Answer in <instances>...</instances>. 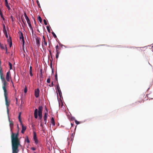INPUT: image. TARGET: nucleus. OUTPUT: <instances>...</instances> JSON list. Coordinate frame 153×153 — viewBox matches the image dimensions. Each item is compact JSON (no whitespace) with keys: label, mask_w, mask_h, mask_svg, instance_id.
<instances>
[{"label":"nucleus","mask_w":153,"mask_h":153,"mask_svg":"<svg viewBox=\"0 0 153 153\" xmlns=\"http://www.w3.org/2000/svg\"><path fill=\"white\" fill-rule=\"evenodd\" d=\"M13 126H10L11 133V140L12 149V153H18L19 152V147L21 146L19 139L18 137L19 133H13L12 129Z\"/></svg>","instance_id":"f257e3e1"},{"label":"nucleus","mask_w":153,"mask_h":153,"mask_svg":"<svg viewBox=\"0 0 153 153\" xmlns=\"http://www.w3.org/2000/svg\"><path fill=\"white\" fill-rule=\"evenodd\" d=\"M2 82L3 83L2 88L4 91V95L5 99V104L7 107V112L8 115L9 116V110L8 109V106L9 105V102L8 100V93L6 89V86L7 85V83L6 81L5 80L2 81Z\"/></svg>","instance_id":"f03ea898"},{"label":"nucleus","mask_w":153,"mask_h":153,"mask_svg":"<svg viewBox=\"0 0 153 153\" xmlns=\"http://www.w3.org/2000/svg\"><path fill=\"white\" fill-rule=\"evenodd\" d=\"M43 107L42 106H39L38 108V110L37 109H35L34 111V116L36 119L38 118V113H42Z\"/></svg>","instance_id":"7ed1b4c3"},{"label":"nucleus","mask_w":153,"mask_h":153,"mask_svg":"<svg viewBox=\"0 0 153 153\" xmlns=\"http://www.w3.org/2000/svg\"><path fill=\"white\" fill-rule=\"evenodd\" d=\"M45 109L46 110V112L45 113L43 117L44 121L45 122V124H46L47 123V117L48 116V111L47 110L46 108H45Z\"/></svg>","instance_id":"20e7f679"},{"label":"nucleus","mask_w":153,"mask_h":153,"mask_svg":"<svg viewBox=\"0 0 153 153\" xmlns=\"http://www.w3.org/2000/svg\"><path fill=\"white\" fill-rule=\"evenodd\" d=\"M0 78L2 81L5 80V78L3 76L2 71V67L1 66V65H0Z\"/></svg>","instance_id":"39448f33"},{"label":"nucleus","mask_w":153,"mask_h":153,"mask_svg":"<svg viewBox=\"0 0 153 153\" xmlns=\"http://www.w3.org/2000/svg\"><path fill=\"white\" fill-rule=\"evenodd\" d=\"M11 78L10 73V71H8L7 74L6 75V78L7 81L9 82L10 81V78Z\"/></svg>","instance_id":"423d86ee"},{"label":"nucleus","mask_w":153,"mask_h":153,"mask_svg":"<svg viewBox=\"0 0 153 153\" xmlns=\"http://www.w3.org/2000/svg\"><path fill=\"white\" fill-rule=\"evenodd\" d=\"M41 40V39L39 37H37L36 39V44L39 47L40 45V41Z\"/></svg>","instance_id":"0eeeda50"},{"label":"nucleus","mask_w":153,"mask_h":153,"mask_svg":"<svg viewBox=\"0 0 153 153\" xmlns=\"http://www.w3.org/2000/svg\"><path fill=\"white\" fill-rule=\"evenodd\" d=\"M40 91L39 88L36 89L35 90V95L36 98H38L39 96Z\"/></svg>","instance_id":"6e6552de"},{"label":"nucleus","mask_w":153,"mask_h":153,"mask_svg":"<svg viewBox=\"0 0 153 153\" xmlns=\"http://www.w3.org/2000/svg\"><path fill=\"white\" fill-rule=\"evenodd\" d=\"M57 91L59 94V96L61 97V96L62 95V94L58 84L57 85Z\"/></svg>","instance_id":"1a4fd4ad"},{"label":"nucleus","mask_w":153,"mask_h":153,"mask_svg":"<svg viewBox=\"0 0 153 153\" xmlns=\"http://www.w3.org/2000/svg\"><path fill=\"white\" fill-rule=\"evenodd\" d=\"M3 31L4 33V35H5L6 37L7 38H8V35H7V31H6V28H5V26L4 25H3Z\"/></svg>","instance_id":"9d476101"},{"label":"nucleus","mask_w":153,"mask_h":153,"mask_svg":"<svg viewBox=\"0 0 153 153\" xmlns=\"http://www.w3.org/2000/svg\"><path fill=\"white\" fill-rule=\"evenodd\" d=\"M20 34L19 38L20 39H22L23 45H24L25 41H24V37L23 36V34L21 32H20Z\"/></svg>","instance_id":"9b49d317"},{"label":"nucleus","mask_w":153,"mask_h":153,"mask_svg":"<svg viewBox=\"0 0 153 153\" xmlns=\"http://www.w3.org/2000/svg\"><path fill=\"white\" fill-rule=\"evenodd\" d=\"M22 126V130L21 131V133L22 134H24L25 131L26 130V126H24L22 123L21 124Z\"/></svg>","instance_id":"f8f14e48"},{"label":"nucleus","mask_w":153,"mask_h":153,"mask_svg":"<svg viewBox=\"0 0 153 153\" xmlns=\"http://www.w3.org/2000/svg\"><path fill=\"white\" fill-rule=\"evenodd\" d=\"M5 2L6 6L7 7L8 10H10V7L8 5L7 0H5Z\"/></svg>","instance_id":"ddd939ff"},{"label":"nucleus","mask_w":153,"mask_h":153,"mask_svg":"<svg viewBox=\"0 0 153 153\" xmlns=\"http://www.w3.org/2000/svg\"><path fill=\"white\" fill-rule=\"evenodd\" d=\"M42 45L43 48H44L45 47L44 45L46 46H47V42L45 41V40H44V41H42Z\"/></svg>","instance_id":"4468645a"},{"label":"nucleus","mask_w":153,"mask_h":153,"mask_svg":"<svg viewBox=\"0 0 153 153\" xmlns=\"http://www.w3.org/2000/svg\"><path fill=\"white\" fill-rule=\"evenodd\" d=\"M51 123L52 124L53 126H54L55 125V123L54 122V119L53 117L51 118Z\"/></svg>","instance_id":"2eb2a0df"},{"label":"nucleus","mask_w":153,"mask_h":153,"mask_svg":"<svg viewBox=\"0 0 153 153\" xmlns=\"http://www.w3.org/2000/svg\"><path fill=\"white\" fill-rule=\"evenodd\" d=\"M21 113L20 112L19 114V116H18V118L19 119V122H20L21 124H22V121L21 120Z\"/></svg>","instance_id":"dca6fc26"},{"label":"nucleus","mask_w":153,"mask_h":153,"mask_svg":"<svg viewBox=\"0 0 153 153\" xmlns=\"http://www.w3.org/2000/svg\"><path fill=\"white\" fill-rule=\"evenodd\" d=\"M25 142H27L28 143H30V141L29 140V139H28V137L27 136H26V138L25 139Z\"/></svg>","instance_id":"f3484780"},{"label":"nucleus","mask_w":153,"mask_h":153,"mask_svg":"<svg viewBox=\"0 0 153 153\" xmlns=\"http://www.w3.org/2000/svg\"><path fill=\"white\" fill-rule=\"evenodd\" d=\"M28 25H29V26L31 30L32 31V34H33V28H32V27L31 26V24L30 23V24H28Z\"/></svg>","instance_id":"a211bd4d"},{"label":"nucleus","mask_w":153,"mask_h":153,"mask_svg":"<svg viewBox=\"0 0 153 153\" xmlns=\"http://www.w3.org/2000/svg\"><path fill=\"white\" fill-rule=\"evenodd\" d=\"M33 139L34 140H37V137H36V134L35 133H34Z\"/></svg>","instance_id":"6ab92c4d"},{"label":"nucleus","mask_w":153,"mask_h":153,"mask_svg":"<svg viewBox=\"0 0 153 153\" xmlns=\"http://www.w3.org/2000/svg\"><path fill=\"white\" fill-rule=\"evenodd\" d=\"M9 122L10 123V126H13V122L12 121L10 120L9 119Z\"/></svg>","instance_id":"aec40b11"},{"label":"nucleus","mask_w":153,"mask_h":153,"mask_svg":"<svg viewBox=\"0 0 153 153\" xmlns=\"http://www.w3.org/2000/svg\"><path fill=\"white\" fill-rule=\"evenodd\" d=\"M24 15L26 19V20L29 19L28 17L27 16L26 13H24Z\"/></svg>","instance_id":"412c9836"},{"label":"nucleus","mask_w":153,"mask_h":153,"mask_svg":"<svg viewBox=\"0 0 153 153\" xmlns=\"http://www.w3.org/2000/svg\"><path fill=\"white\" fill-rule=\"evenodd\" d=\"M38 115L39 117V119L41 120L42 117V113H38Z\"/></svg>","instance_id":"4be33fe9"},{"label":"nucleus","mask_w":153,"mask_h":153,"mask_svg":"<svg viewBox=\"0 0 153 153\" xmlns=\"http://www.w3.org/2000/svg\"><path fill=\"white\" fill-rule=\"evenodd\" d=\"M38 20H39L40 23L42 22V20L41 17L40 16H39L38 18Z\"/></svg>","instance_id":"5701e85b"},{"label":"nucleus","mask_w":153,"mask_h":153,"mask_svg":"<svg viewBox=\"0 0 153 153\" xmlns=\"http://www.w3.org/2000/svg\"><path fill=\"white\" fill-rule=\"evenodd\" d=\"M48 44H49V46H48V48H49L50 49L51 48V42L50 41L49 39H48Z\"/></svg>","instance_id":"b1692460"},{"label":"nucleus","mask_w":153,"mask_h":153,"mask_svg":"<svg viewBox=\"0 0 153 153\" xmlns=\"http://www.w3.org/2000/svg\"><path fill=\"white\" fill-rule=\"evenodd\" d=\"M56 59H57L58 58L59 53V51H56Z\"/></svg>","instance_id":"393cba45"},{"label":"nucleus","mask_w":153,"mask_h":153,"mask_svg":"<svg viewBox=\"0 0 153 153\" xmlns=\"http://www.w3.org/2000/svg\"><path fill=\"white\" fill-rule=\"evenodd\" d=\"M9 65L10 66V70L12 69V64L10 62H9Z\"/></svg>","instance_id":"a878e982"},{"label":"nucleus","mask_w":153,"mask_h":153,"mask_svg":"<svg viewBox=\"0 0 153 153\" xmlns=\"http://www.w3.org/2000/svg\"><path fill=\"white\" fill-rule=\"evenodd\" d=\"M7 41L9 43L11 42H12L11 40V37H9V39H8Z\"/></svg>","instance_id":"bb28decb"},{"label":"nucleus","mask_w":153,"mask_h":153,"mask_svg":"<svg viewBox=\"0 0 153 153\" xmlns=\"http://www.w3.org/2000/svg\"><path fill=\"white\" fill-rule=\"evenodd\" d=\"M52 33L54 38H56L57 37L56 35L54 33V32H52Z\"/></svg>","instance_id":"cd10ccee"},{"label":"nucleus","mask_w":153,"mask_h":153,"mask_svg":"<svg viewBox=\"0 0 153 153\" xmlns=\"http://www.w3.org/2000/svg\"><path fill=\"white\" fill-rule=\"evenodd\" d=\"M0 15H1V17L3 19V20H4V19L2 14V12L1 11H0Z\"/></svg>","instance_id":"c85d7f7f"},{"label":"nucleus","mask_w":153,"mask_h":153,"mask_svg":"<svg viewBox=\"0 0 153 153\" xmlns=\"http://www.w3.org/2000/svg\"><path fill=\"white\" fill-rule=\"evenodd\" d=\"M0 47L1 48V49H4V47L3 46V45L1 44L0 43Z\"/></svg>","instance_id":"c756f323"},{"label":"nucleus","mask_w":153,"mask_h":153,"mask_svg":"<svg viewBox=\"0 0 153 153\" xmlns=\"http://www.w3.org/2000/svg\"><path fill=\"white\" fill-rule=\"evenodd\" d=\"M46 27H47V29L48 32L49 33H50V29L49 27L48 26H47Z\"/></svg>","instance_id":"7c9ffc66"},{"label":"nucleus","mask_w":153,"mask_h":153,"mask_svg":"<svg viewBox=\"0 0 153 153\" xmlns=\"http://www.w3.org/2000/svg\"><path fill=\"white\" fill-rule=\"evenodd\" d=\"M56 51H58L59 46L58 45L56 46Z\"/></svg>","instance_id":"2f4dec72"},{"label":"nucleus","mask_w":153,"mask_h":153,"mask_svg":"<svg viewBox=\"0 0 153 153\" xmlns=\"http://www.w3.org/2000/svg\"><path fill=\"white\" fill-rule=\"evenodd\" d=\"M75 123L77 125L79 124L80 123V122H78L76 120H75Z\"/></svg>","instance_id":"473e14b6"},{"label":"nucleus","mask_w":153,"mask_h":153,"mask_svg":"<svg viewBox=\"0 0 153 153\" xmlns=\"http://www.w3.org/2000/svg\"><path fill=\"white\" fill-rule=\"evenodd\" d=\"M36 2L37 3V4L39 7H41V6L39 4V3L38 0H37L36 1Z\"/></svg>","instance_id":"72a5a7b5"},{"label":"nucleus","mask_w":153,"mask_h":153,"mask_svg":"<svg viewBox=\"0 0 153 153\" xmlns=\"http://www.w3.org/2000/svg\"><path fill=\"white\" fill-rule=\"evenodd\" d=\"M43 22H44V23L45 25H47V22L46 21L45 19H44Z\"/></svg>","instance_id":"f704fd0d"},{"label":"nucleus","mask_w":153,"mask_h":153,"mask_svg":"<svg viewBox=\"0 0 153 153\" xmlns=\"http://www.w3.org/2000/svg\"><path fill=\"white\" fill-rule=\"evenodd\" d=\"M47 82L48 83H50V78L47 79Z\"/></svg>","instance_id":"c9c22d12"},{"label":"nucleus","mask_w":153,"mask_h":153,"mask_svg":"<svg viewBox=\"0 0 153 153\" xmlns=\"http://www.w3.org/2000/svg\"><path fill=\"white\" fill-rule=\"evenodd\" d=\"M24 92L25 93H26L27 92V88L26 87L25 88V89H24Z\"/></svg>","instance_id":"e433bc0d"},{"label":"nucleus","mask_w":153,"mask_h":153,"mask_svg":"<svg viewBox=\"0 0 153 153\" xmlns=\"http://www.w3.org/2000/svg\"><path fill=\"white\" fill-rule=\"evenodd\" d=\"M30 149L33 150V151H35L36 150V149L34 147H31V148Z\"/></svg>","instance_id":"4c0bfd02"},{"label":"nucleus","mask_w":153,"mask_h":153,"mask_svg":"<svg viewBox=\"0 0 153 153\" xmlns=\"http://www.w3.org/2000/svg\"><path fill=\"white\" fill-rule=\"evenodd\" d=\"M55 78L56 80H57V74L55 75Z\"/></svg>","instance_id":"58836bf2"},{"label":"nucleus","mask_w":153,"mask_h":153,"mask_svg":"<svg viewBox=\"0 0 153 153\" xmlns=\"http://www.w3.org/2000/svg\"><path fill=\"white\" fill-rule=\"evenodd\" d=\"M9 43L10 47H11L12 46V42H11Z\"/></svg>","instance_id":"ea45409f"},{"label":"nucleus","mask_w":153,"mask_h":153,"mask_svg":"<svg viewBox=\"0 0 153 153\" xmlns=\"http://www.w3.org/2000/svg\"><path fill=\"white\" fill-rule=\"evenodd\" d=\"M30 72V74L31 76H33V74L32 73V71H29Z\"/></svg>","instance_id":"a19ab883"},{"label":"nucleus","mask_w":153,"mask_h":153,"mask_svg":"<svg viewBox=\"0 0 153 153\" xmlns=\"http://www.w3.org/2000/svg\"><path fill=\"white\" fill-rule=\"evenodd\" d=\"M53 82H51V85H50L49 86L50 87H52L53 86Z\"/></svg>","instance_id":"79ce46f5"},{"label":"nucleus","mask_w":153,"mask_h":153,"mask_svg":"<svg viewBox=\"0 0 153 153\" xmlns=\"http://www.w3.org/2000/svg\"><path fill=\"white\" fill-rule=\"evenodd\" d=\"M34 141H35V143L36 144H37L38 143V140H35Z\"/></svg>","instance_id":"37998d69"},{"label":"nucleus","mask_w":153,"mask_h":153,"mask_svg":"<svg viewBox=\"0 0 153 153\" xmlns=\"http://www.w3.org/2000/svg\"><path fill=\"white\" fill-rule=\"evenodd\" d=\"M50 67H51V68H52V61H51V63H50Z\"/></svg>","instance_id":"c03bdc74"},{"label":"nucleus","mask_w":153,"mask_h":153,"mask_svg":"<svg viewBox=\"0 0 153 153\" xmlns=\"http://www.w3.org/2000/svg\"><path fill=\"white\" fill-rule=\"evenodd\" d=\"M27 23H28V24H30V20L29 19L27 20Z\"/></svg>","instance_id":"a18cd8bd"},{"label":"nucleus","mask_w":153,"mask_h":153,"mask_svg":"<svg viewBox=\"0 0 153 153\" xmlns=\"http://www.w3.org/2000/svg\"><path fill=\"white\" fill-rule=\"evenodd\" d=\"M27 23H28V24H30V20L29 19L27 20Z\"/></svg>","instance_id":"49530a36"},{"label":"nucleus","mask_w":153,"mask_h":153,"mask_svg":"<svg viewBox=\"0 0 153 153\" xmlns=\"http://www.w3.org/2000/svg\"><path fill=\"white\" fill-rule=\"evenodd\" d=\"M29 71H32V67L31 66L30 67Z\"/></svg>","instance_id":"de8ad7c7"},{"label":"nucleus","mask_w":153,"mask_h":153,"mask_svg":"<svg viewBox=\"0 0 153 153\" xmlns=\"http://www.w3.org/2000/svg\"><path fill=\"white\" fill-rule=\"evenodd\" d=\"M16 104L17 105V103H18V99L16 97Z\"/></svg>","instance_id":"09e8293b"},{"label":"nucleus","mask_w":153,"mask_h":153,"mask_svg":"<svg viewBox=\"0 0 153 153\" xmlns=\"http://www.w3.org/2000/svg\"><path fill=\"white\" fill-rule=\"evenodd\" d=\"M49 52L50 54V55L51 56V51L50 49V50H49Z\"/></svg>","instance_id":"8fccbe9b"},{"label":"nucleus","mask_w":153,"mask_h":153,"mask_svg":"<svg viewBox=\"0 0 153 153\" xmlns=\"http://www.w3.org/2000/svg\"><path fill=\"white\" fill-rule=\"evenodd\" d=\"M44 40H45V37L43 36V39H42V41H44Z\"/></svg>","instance_id":"3c124183"},{"label":"nucleus","mask_w":153,"mask_h":153,"mask_svg":"<svg viewBox=\"0 0 153 153\" xmlns=\"http://www.w3.org/2000/svg\"><path fill=\"white\" fill-rule=\"evenodd\" d=\"M71 135L72 137H71L72 138V137H74V134L73 133L71 134Z\"/></svg>","instance_id":"603ef678"},{"label":"nucleus","mask_w":153,"mask_h":153,"mask_svg":"<svg viewBox=\"0 0 153 153\" xmlns=\"http://www.w3.org/2000/svg\"><path fill=\"white\" fill-rule=\"evenodd\" d=\"M22 22H23V24H24L25 25L26 24V23H25V22H24V21L23 20V19H22Z\"/></svg>","instance_id":"864d4df0"},{"label":"nucleus","mask_w":153,"mask_h":153,"mask_svg":"<svg viewBox=\"0 0 153 153\" xmlns=\"http://www.w3.org/2000/svg\"><path fill=\"white\" fill-rule=\"evenodd\" d=\"M5 49H6V52H7V47H6V45H5Z\"/></svg>","instance_id":"5fc2aeb1"},{"label":"nucleus","mask_w":153,"mask_h":153,"mask_svg":"<svg viewBox=\"0 0 153 153\" xmlns=\"http://www.w3.org/2000/svg\"><path fill=\"white\" fill-rule=\"evenodd\" d=\"M40 126H42V122H41V123L40 124Z\"/></svg>","instance_id":"6e6d98bb"},{"label":"nucleus","mask_w":153,"mask_h":153,"mask_svg":"<svg viewBox=\"0 0 153 153\" xmlns=\"http://www.w3.org/2000/svg\"><path fill=\"white\" fill-rule=\"evenodd\" d=\"M52 73H53V68H52Z\"/></svg>","instance_id":"4d7b16f0"},{"label":"nucleus","mask_w":153,"mask_h":153,"mask_svg":"<svg viewBox=\"0 0 153 153\" xmlns=\"http://www.w3.org/2000/svg\"><path fill=\"white\" fill-rule=\"evenodd\" d=\"M71 126H73V123H71Z\"/></svg>","instance_id":"13d9d810"},{"label":"nucleus","mask_w":153,"mask_h":153,"mask_svg":"<svg viewBox=\"0 0 153 153\" xmlns=\"http://www.w3.org/2000/svg\"><path fill=\"white\" fill-rule=\"evenodd\" d=\"M17 128H18L19 129V126H18V125H17Z\"/></svg>","instance_id":"bf43d9fd"},{"label":"nucleus","mask_w":153,"mask_h":153,"mask_svg":"<svg viewBox=\"0 0 153 153\" xmlns=\"http://www.w3.org/2000/svg\"><path fill=\"white\" fill-rule=\"evenodd\" d=\"M152 48H153V46H152Z\"/></svg>","instance_id":"052dcab7"},{"label":"nucleus","mask_w":153,"mask_h":153,"mask_svg":"<svg viewBox=\"0 0 153 153\" xmlns=\"http://www.w3.org/2000/svg\"><path fill=\"white\" fill-rule=\"evenodd\" d=\"M11 82H12V83H13V82H12V81L11 80Z\"/></svg>","instance_id":"680f3d73"}]
</instances>
